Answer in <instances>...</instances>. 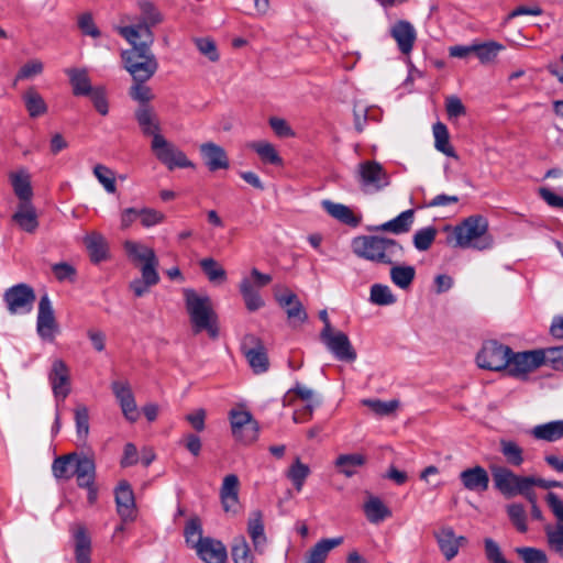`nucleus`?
Wrapping results in <instances>:
<instances>
[{
  "mask_svg": "<svg viewBox=\"0 0 563 563\" xmlns=\"http://www.w3.org/2000/svg\"><path fill=\"white\" fill-rule=\"evenodd\" d=\"M500 452L507 462L514 466H520L523 463V451L514 441H500Z\"/></svg>",
  "mask_w": 563,
  "mask_h": 563,
  "instance_id": "864d4df0",
  "label": "nucleus"
},
{
  "mask_svg": "<svg viewBox=\"0 0 563 563\" xmlns=\"http://www.w3.org/2000/svg\"><path fill=\"white\" fill-rule=\"evenodd\" d=\"M130 44V48L122 52V58L125 63V67L129 65L143 62L148 56L153 55L150 45L152 41H142V37H125Z\"/></svg>",
  "mask_w": 563,
  "mask_h": 563,
  "instance_id": "bb28decb",
  "label": "nucleus"
},
{
  "mask_svg": "<svg viewBox=\"0 0 563 563\" xmlns=\"http://www.w3.org/2000/svg\"><path fill=\"white\" fill-rule=\"evenodd\" d=\"M249 147L254 150L263 162L273 165L282 164L280 156L278 155L277 151L271 143L263 141L252 142L249 144Z\"/></svg>",
  "mask_w": 563,
  "mask_h": 563,
  "instance_id": "09e8293b",
  "label": "nucleus"
},
{
  "mask_svg": "<svg viewBox=\"0 0 563 563\" xmlns=\"http://www.w3.org/2000/svg\"><path fill=\"white\" fill-rule=\"evenodd\" d=\"M76 453L58 456L53 461L52 472L58 479H69L73 476Z\"/></svg>",
  "mask_w": 563,
  "mask_h": 563,
  "instance_id": "a18cd8bd",
  "label": "nucleus"
},
{
  "mask_svg": "<svg viewBox=\"0 0 563 563\" xmlns=\"http://www.w3.org/2000/svg\"><path fill=\"white\" fill-rule=\"evenodd\" d=\"M327 349L339 361L354 362L357 357L356 351L352 346L349 336L342 331H332L325 336H320Z\"/></svg>",
  "mask_w": 563,
  "mask_h": 563,
  "instance_id": "4468645a",
  "label": "nucleus"
},
{
  "mask_svg": "<svg viewBox=\"0 0 563 563\" xmlns=\"http://www.w3.org/2000/svg\"><path fill=\"white\" fill-rule=\"evenodd\" d=\"M364 512L371 523H379L391 516V511L378 497H369L364 504Z\"/></svg>",
  "mask_w": 563,
  "mask_h": 563,
  "instance_id": "4c0bfd02",
  "label": "nucleus"
},
{
  "mask_svg": "<svg viewBox=\"0 0 563 563\" xmlns=\"http://www.w3.org/2000/svg\"><path fill=\"white\" fill-rule=\"evenodd\" d=\"M231 555L234 563H254V556L244 538L234 540Z\"/></svg>",
  "mask_w": 563,
  "mask_h": 563,
  "instance_id": "5fc2aeb1",
  "label": "nucleus"
},
{
  "mask_svg": "<svg viewBox=\"0 0 563 563\" xmlns=\"http://www.w3.org/2000/svg\"><path fill=\"white\" fill-rule=\"evenodd\" d=\"M111 389L125 419L135 422L139 419V411L129 383L115 380L111 384Z\"/></svg>",
  "mask_w": 563,
  "mask_h": 563,
  "instance_id": "f3484780",
  "label": "nucleus"
},
{
  "mask_svg": "<svg viewBox=\"0 0 563 563\" xmlns=\"http://www.w3.org/2000/svg\"><path fill=\"white\" fill-rule=\"evenodd\" d=\"M275 299L285 309L289 321L302 323L307 320L308 314L302 303L291 290L286 288L284 292H275Z\"/></svg>",
  "mask_w": 563,
  "mask_h": 563,
  "instance_id": "6ab92c4d",
  "label": "nucleus"
},
{
  "mask_svg": "<svg viewBox=\"0 0 563 563\" xmlns=\"http://www.w3.org/2000/svg\"><path fill=\"white\" fill-rule=\"evenodd\" d=\"M437 236L434 227H427L418 230L413 235V245L418 251H427L431 247Z\"/></svg>",
  "mask_w": 563,
  "mask_h": 563,
  "instance_id": "052dcab7",
  "label": "nucleus"
},
{
  "mask_svg": "<svg viewBox=\"0 0 563 563\" xmlns=\"http://www.w3.org/2000/svg\"><path fill=\"white\" fill-rule=\"evenodd\" d=\"M126 69L132 75L134 81H146L155 74L157 62L154 55H151L143 62L129 65Z\"/></svg>",
  "mask_w": 563,
  "mask_h": 563,
  "instance_id": "58836bf2",
  "label": "nucleus"
},
{
  "mask_svg": "<svg viewBox=\"0 0 563 563\" xmlns=\"http://www.w3.org/2000/svg\"><path fill=\"white\" fill-rule=\"evenodd\" d=\"M515 552L523 561V563H549L547 553L538 548L519 547Z\"/></svg>",
  "mask_w": 563,
  "mask_h": 563,
  "instance_id": "bf43d9fd",
  "label": "nucleus"
},
{
  "mask_svg": "<svg viewBox=\"0 0 563 563\" xmlns=\"http://www.w3.org/2000/svg\"><path fill=\"white\" fill-rule=\"evenodd\" d=\"M415 210L408 209L402 211L399 216L394 218L390 221L383 223L377 227V230L391 232L394 234L406 233L410 230L411 224L413 222Z\"/></svg>",
  "mask_w": 563,
  "mask_h": 563,
  "instance_id": "f704fd0d",
  "label": "nucleus"
},
{
  "mask_svg": "<svg viewBox=\"0 0 563 563\" xmlns=\"http://www.w3.org/2000/svg\"><path fill=\"white\" fill-rule=\"evenodd\" d=\"M310 474V468L308 465L303 464L299 457L295 460V462L290 465L287 477L291 481L295 488L300 492L306 478Z\"/></svg>",
  "mask_w": 563,
  "mask_h": 563,
  "instance_id": "3c124183",
  "label": "nucleus"
},
{
  "mask_svg": "<svg viewBox=\"0 0 563 563\" xmlns=\"http://www.w3.org/2000/svg\"><path fill=\"white\" fill-rule=\"evenodd\" d=\"M511 349L497 341H487L476 356V362L481 368L489 371H506L509 365Z\"/></svg>",
  "mask_w": 563,
  "mask_h": 563,
  "instance_id": "0eeeda50",
  "label": "nucleus"
},
{
  "mask_svg": "<svg viewBox=\"0 0 563 563\" xmlns=\"http://www.w3.org/2000/svg\"><path fill=\"white\" fill-rule=\"evenodd\" d=\"M200 153L209 170L225 169L229 167V159L225 151L212 143H205L200 146Z\"/></svg>",
  "mask_w": 563,
  "mask_h": 563,
  "instance_id": "393cba45",
  "label": "nucleus"
},
{
  "mask_svg": "<svg viewBox=\"0 0 563 563\" xmlns=\"http://www.w3.org/2000/svg\"><path fill=\"white\" fill-rule=\"evenodd\" d=\"M342 542V537L320 540L309 550L303 563H324L329 552Z\"/></svg>",
  "mask_w": 563,
  "mask_h": 563,
  "instance_id": "2f4dec72",
  "label": "nucleus"
},
{
  "mask_svg": "<svg viewBox=\"0 0 563 563\" xmlns=\"http://www.w3.org/2000/svg\"><path fill=\"white\" fill-rule=\"evenodd\" d=\"M194 42L198 51L205 55L210 62H218L220 58L217 45L211 37H194Z\"/></svg>",
  "mask_w": 563,
  "mask_h": 563,
  "instance_id": "e2e57ef3",
  "label": "nucleus"
},
{
  "mask_svg": "<svg viewBox=\"0 0 563 563\" xmlns=\"http://www.w3.org/2000/svg\"><path fill=\"white\" fill-rule=\"evenodd\" d=\"M528 433L536 440L556 442L563 439V420L537 424Z\"/></svg>",
  "mask_w": 563,
  "mask_h": 563,
  "instance_id": "cd10ccee",
  "label": "nucleus"
},
{
  "mask_svg": "<svg viewBox=\"0 0 563 563\" xmlns=\"http://www.w3.org/2000/svg\"><path fill=\"white\" fill-rule=\"evenodd\" d=\"M66 74L69 77L74 96H88L92 92L95 87L91 86V81L86 69L69 68L66 70Z\"/></svg>",
  "mask_w": 563,
  "mask_h": 563,
  "instance_id": "72a5a7b5",
  "label": "nucleus"
},
{
  "mask_svg": "<svg viewBox=\"0 0 563 563\" xmlns=\"http://www.w3.org/2000/svg\"><path fill=\"white\" fill-rule=\"evenodd\" d=\"M295 398H299L306 404H313L314 391L300 383H296L283 397V405L292 406Z\"/></svg>",
  "mask_w": 563,
  "mask_h": 563,
  "instance_id": "de8ad7c7",
  "label": "nucleus"
},
{
  "mask_svg": "<svg viewBox=\"0 0 563 563\" xmlns=\"http://www.w3.org/2000/svg\"><path fill=\"white\" fill-rule=\"evenodd\" d=\"M434 146L435 148L449 157L456 158L454 148L450 145V135L445 124L437 122L433 125Z\"/></svg>",
  "mask_w": 563,
  "mask_h": 563,
  "instance_id": "37998d69",
  "label": "nucleus"
},
{
  "mask_svg": "<svg viewBox=\"0 0 563 563\" xmlns=\"http://www.w3.org/2000/svg\"><path fill=\"white\" fill-rule=\"evenodd\" d=\"M239 289L249 311H256L264 306V300L249 278L241 280Z\"/></svg>",
  "mask_w": 563,
  "mask_h": 563,
  "instance_id": "ea45409f",
  "label": "nucleus"
},
{
  "mask_svg": "<svg viewBox=\"0 0 563 563\" xmlns=\"http://www.w3.org/2000/svg\"><path fill=\"white\" fill-rule=\"evenodd\" d=\"M184 533H185L187 544H190L194 549L197 548L198 540L206 539V538H202L201 523L198 518H191L187 522Z\"/></svg>",
  "mask_w": 563,
  "mask_h": 563,
  "instance_id": "338daca9",
  "label": "nucleus"
},
{
  "mask_svg": "<svg viewBox=\"0 0 563 563\" xmlns=\"http://www.w3.org/2000/svg\"><path fill=\"white\" fill-rule=\"evenodd\" d=\"M35 299L34 289L24 283L8 288L3 294V301L10 314H25L31 312Z\"/></svg>",
  "mask_w": 563,
  "mask_h": 563,
  "instance_id": "6e6552de",
  "label": "nucleus"
},
{
  "mask_svg": "<svg viewBox=\"0 0 563 563\" xmlns=\"http://www.w3.org/2000/svg\"><path fill=\"white\" fill-rule=\"evenodd\" d=\"M139 8L137 23L120 27V35H151L152 27L163 21L162 13L153 3L141 1Z\"/></svg>",
  "mask_w": 563,
  "mask_h": 563,
  "instance_id": "9b49d317",
  "label": "nucleus"
},
{
  "mask_svg": "<svg viewBox=\"0 0 563 563\" xmlns=\"http://www.w3.org/2000/svg\"><path fill=\"white\" fill-rule=\"evenodd\" d=\"M93 175L109 194L115 192V176L112 169L102 164H97L93 167Z\"/></svg>",
  "mask_w": 563,
  "mask_h": 563,
  "instance_id": "6e6d98bb",
  "label": "nucleus"
},
{
  "mask_svg": "<svg viewBox=\"0 0 563 563\" xmlns=\"http://www.w3.org/2000/svg\"><path fill=\"white\" fill-rule=\"evenodd\" d=\"M438 547L448 561H451L459 554L461 547L467 544V539L463 536L456 537L453 528L443 527L434 532Z\"/></svg>",
  "mask_w": 563,
  "mask_h": 563,
  "instance_id": "dca6fc26",
  "label": "nucleus"
},
{
  "mask_svg": "<svg viewBox=\"0 0 563 563\" xmlns=\"http://www.w3.org/2000/svg\"><path fill=\"white\" fill-rule=\"evenodd\" d=\"M363 404L367 406L373 412L378 416H389L394 413L399 407V400L393 399L389 401H383L379 399H365Z\"/></svg>",
  "mask_w": 563,
  "mask_h": 563,
  "instance_id": "13d9d810",
  "label": "nucleus"
},
{
  "mask_svg": "<svg viewBox=\"0 0 563 563\" xmlns=\"http://www.w3.org/2000/svg\"><path fill=\"white\" fill-rule=\"evenodd\" d=\"M23 100L31 118H37L46 113L47 106L34 88H30L24 92Z\"/></svg>",
  "mask_w": 563,
  "mask_h": 563,
  "instance_id": "c03bdc74",
  "label": "nucleus"
},
{
  "mask_svg": "<svg viewBox=\"0 0 563 563\" xmlns=\"http://www.w3.org/2000/svg\"><path fill=\"white\" fill-rule=\"evenodd\" d=\"M220 497L224 511L236 512L239 505V478L236 475L229 474L223 478Z\"/></svg>",
  "mask_w": 563,
  "mask_h": 563,
  "instance_id": "b1692460",
  "label": "nucleus"
},
{
  "mask_svg": "<svg viewBox=\"0 0 563 563\" xmlns=\"http://www.w3.org/2000/svg\"><path fill=\"white\" fill-rule=\"evenodd\" d=\"M472 48L473 54L479 59L482 64H489L495 60V58L505 47L495 41H487L473 44Z\"/></svg>",
  "mask_w": 563,
  "mask_h": 563,
  "instance_id": "a19ab883",
  "label": "nucleus"
},
{
  "mask_svg": "<svg viewBox=\"0 0 563 563\" xmlns=\"http://www.w3.org/2000/svg\"><path fill=\"white\" fill-rule=\"evenodd\" d=\"M16 224L25 232L33 233L37 227V214L31 202H20L18 211L12 216Z\"/></svg>",
  "mask_w": 563,
  "mask_h": 563,
  "instance_id": "7c9ffc66",
  "label": "nucleus"
},
{
  "mask_svg": "<svg viewBox=\"0 0 563 563\" xmlns=\"http://www.w3.org/2000/svg\"><path fill=\"white\" fill-rule=\"evenodd\" d=\"M73 475L76 476L78 486H89L93 484L96 477V465L92 459L76 454L74 461Z\"/></svg>",
  "mask_w": 563,
  "mask_h": 563,
  "instance_id": "c756f323",
  "label": "nucleus"
},
{
  "mask_svg": "<svg viewBox=\"0 0 563 563\" xmlns=\"http://www.w3.org/2000/svg\"><path fill=\"white\" fill-rule=\"evenodd\" d=\"M241 350L255 374H263L269 368L267 351L260 338L246 334L243 338Z\"/></svg>",
  "mask_w": 563,
  "mask_h": 563,
  "instance_id": "f8f14e48",
  "label": "nucleus"
},
{
  "mask_svg": "<svg viewBox=\"0 0 563 563\" xmlns=\"http://www.w3.org/2000/svg\"><path fill=\"white\" fill-rule=\"evenodd\" d=\"M459 477L463 487L471 492L481 494L486 492L489 487V475L487 471L479 465L462 471Z\"/></svg>",
  "mask_w": 563,
  "mask_h": 563,
  "instance_id": "aec40b11",
  "label": "nucleus"
},
{
  "mask_svg": "<svg viewBox=\"0 0 563 563\" xmlns=\"http://www.w3.org/2000/svg\"><path fill=\"white\" fill-rule=\"evenodd\" d=\"M124 250H125L128 256L133 262L145 263L151 260H155V257H156L153 249L147 247L143 244L133 242V241H126L124 243Z\"/></svg>",
  "mask_w": 563,
  "mask_h": 563,
  "instance_id": "49530a36",
  "label": "nucleus"
},
{
  "mask_svg": "<svg viewBox=\"0 0 563 563\" xmlns=\"http://www.w3.org/2000/svg\"><path fill=\"white\" fill-rule=\"evenodd\" d=\"M186 310L195 334L207 331L211 339L219 336L218 316L209 296H200L194 289L185 290Z\"/></svg>",
  "mask_w": 563,
  "mask_h": 563,
  "instance_id": "7ed1b4c3",
  "label": "nucleus"
},
{
  "mask_svg": "<svg viewBox=\"0 0 563 563\" xmlns=\"http://www.w3.org/2000/svg\"><path fill=\"white\" fill-rule=\"evenodd\" d=\"M70 531L75 543L76 563H90L91 539L87 528L82 523H75L71 526Z\"/></svg>",
  "mask_w": 563,
  "mask_h": 563,
  "instance_id": "5701e85b",
  "label": "nucleus"
},
{
  "mask_svg": "<svg viewBox=\"0 0 563 563\" xmlns=\"http://www.w3.org/2000/svg\"><path fill=\"white\" fill-rule=\"evenodd\" d=\"M199 265L210 282H224L227 279L224 268L212 257L201 260Z\"/></svg>",
  "mask_w": 563,
  "mask_h": 563,
  "instance_id": "603ef678",
  "label": "nucleus"
},
{
  "mask_svg": "<svg viewBox=\"0 0 563 563\" xmlns=\"http://www.w3.org/2000/svg\"><path fill=\"white\" fill-rule=\"evenodd\" d=\"M75 422L77 437L86 440L89 433V411L84 405H79L75 409Z\"/></svg>",
  "mask_w": 563,
  "mask_h": 563,
  "instance_id": "680f3d73",
  "label": "nucleus"
},
{
  "mask_svg": "<svg viewBox=\"0 0 563 563\" xmlns=\"http://www.w3.org/2000/svg\"><path fill=\"white\" fill-rule=\"evenodd\" d=\"M445 231L446 244L453 247L484 251L493 246L488 221L483 216H471L453 228L446 227Z\"/></svg>",
  "mask_w": 563,
  "mask_h": 563,
  "instance_id": "f257e3e1",
  "label": "nucleus"
},
{
  "mask_svg": "<svg viewBox=\"0 0 563 563\" xmlns=\"http://www.w3.org/2000/svg\"><path fill=\"white\" fill-rule=\"evenodd\" d=\"M85 245L89 252L91 262L100 263L108 257L109 245L107 240L97 232H92L85 238Z\"/></svg>",
  "mask_w": 563,
  "mask_h": 563,
  "instance_id": "473e14b6",
  "label": "nucleus"
},
{
  "mask_svg": "<svg viewBox=\"0 0 563 563\" xmlns=\"http://www.w3.org/2000/svg\"><path fill=\"white\" fill-rule=\"evenodd\" d=\"M494 486L505 497L510 498L526 492L528 484H532V476H520L505 466L492 467Z\"/></svg>",
  "mask_w": 563,
  "mask_h": 563,
  "instance_id": "423d86ee",
  "label": "nucleus"
},
{
  "mask_svg": "<svg viewBox=\"0 0 563 563\" xmlns=\"http://www.w3.org/2000/svg\"><path fill=\"white\" fill-rule=\"evenodd\" d=\"M247 532L253 541L256 551L262 552L266 543V536L264 532L263 516L261 511L252 512L247 522Z\"/></svg>",
  "mask_w": 563,
  "mask_h": 563,
  "instance_id": "c9c22d12",
  "label": "nucleus"
},
{
  "mask_svg": "<svg viewBox=\"0 0 563 563\" xmlns=\"http://www.w3.org/2000/svg\"><path fill=\"white\" fill-rule=\"evenodd\" d=\"M543 365L542 350H532L515 353L511 350L509 365L506 371L508 375L525 379L527 375Z\"/></svg>",
  "mask_w": 563,
  "mask_h": 563,
  "instance_id": "9d476101",
  "label": "nucleus"
},
{
  "mask_svg": "<svg viewBox=\"0 0 563 563\" xmlns=\"http://www.w3.org/2000/svg\"><path fill=\"white\" fill-rule=\"evenodd\" d=\"M134 117L141 132L145 136H152L153 140L155 135H162L159 120L153 107L150 104H140L134 112Z\"/></svg>",
  "mask_w": 563,
  "mask_h": 563,
  "instance_id": "4be33fe9",
  "label": "nucleus"
},
{
  "mask_svg": "<svg viewBox=\"0 0 563 563\" xmlns=\"http://www.w3.org/2000/svg\"><path fill=\"white\" fill-rule=\"evenodd\" d=\"M416 277V269L410 265H394L390 268L391 282L401 289H407Z\"/></svg>",
  "mask_w": 563,
  "mask_h": 563,
  "instance_id": "79ce46f5",
  "label": "nucleus"
},
{
  "mask_svg": "<svg viewBox=\"0 0 563 563\" xmlns=\"http://www.w3.org/2000/svg\"><path fill=\"white\" fill-rule=\"evenodd\" d=\"M352 250L357 257L384 265L399 262L405 253L398 241L380 235L356 236L352 241Z\"/></svg>",
  "mask_w": 563,
  "mask_h": 563,
  "instance_id": "f03ea898",
  "label": "nucleus"
},
{
  "mask_svg": "<svg viewBox=\"0 0 563 563\" xmlns=\"http://www.w3.org/2000/svg\"><path fill=\"white\" fill-rule=\"evenodd\" d=\"M57 322L55 319L54 309L47 295L41 297L38 302V313L36 330L38 335L48 342H53L55 339V332L57 331Z\"/></svg>",
  "mask_w": 563,
  "mask_h": 563,
  "instance_id": "2eb2a0df",
  "label": "nucleus"
},
{
  "mask_svg": "<svg viewBox=\"0 0 563 563\" xmlns=\"http://www.w3.org/2000/svg\"><path fill=\"white\" fill-rule=\"evenodd\" d=\"M9 179L15 196L20 202H31L33 189L31 186V175L24 168L9 174Z\"/></svg>",
  "mask_w": 563,
  "mask_h": 563,
  "instance_id": "a878e982",
  "label": "nucleus"
},
{
  "mask_svg": "<svg viewBox=\"0 0 563 563\" xmlns=\"http://www.w3.org/2000/svg\"><path fill=\"white\" fill-rule=\"evenodd\" d=\"M198 556L206 563H225L227 549L221 541L212 538L197 541Z\"/></svg>",
  "mask_w": 563,
  "mask_h": 563,
  "instance_id": "412c9836",
  "label": "nucleus"
},
{
  "mask_svg": "<svg viewBox=\"0 0 563 563\" xmlns=\"http://www.w3.org/2000/svg\"><path fill=\"white\" fill-rule=\"evenodd\" d=\"M151 150L156 158L169 170L194 167V164L187 158L186 154L168 142L163 135H155V139L152 140Z\"/></svg>",
  "mask_w": 563,
  "mask_h": 563,
  "instance_id": "39448f33",
  "label": "nucleus"
},
{
  "mask_svg": "<svg viewBox=\"0 0 563 563\" xmlns=\"http://www.w3.org/2000/svg\"><path fill=\"white\" fill-rule=\"evenodd\" d=\"M369 300L378 306H389L396 302V296L387 285L374 284L371 287Z\"/></svg>",
  "mask_w": 563,
  "mask_h": 563,
  "instance_id": "8fccbe9b",
  "label": "nucleus"
},
{
  "mask_svg": "<svg viewBox=\"0 0 563 563\" xmlns=\"http://www.w3.org/2000/svg\"><path fill=\"white\" fill-rule=\"evenodd\" d=\"M321 206L328 214L346 225L356 228L361 222V218L355 216L354 212L345 205L333 202L331 200H323Z\"/></svg>",
  "mask_w": 563,
  "mask_h": 563,
  "instance_id": "c85d7f7f",
  "label": "nucleus"
},
{
  "mask_svg": "<svg viewBox=\"0 0 563 563\" xmlns=\"http://www.w3.org/2000/svg\"><path fill=\"white\" fill-rule=\"evenodd\" d=\"M47 377L56 400L64 401L71 391V378L68 365L60 358L54 360Z\"/></svg>",
  "mask_w": 563,
  "mask_h": 563,
  "instance_id": "ddd939ff",
  "label": "nucleus"
},
{
  "mask_svg": "<svg viewBox=\"0 0 563 563\" xmlns=\"http://www.w3.org/2000/svg\"><path fill=\"white\" fill-rule=\"evenodd\" d=\"M117 511L122 521H133L135 519V499L130 484L122 481L115 489Z\"/></svg>",
  "mask_w": 563,
  "mask_h": 563,
  "instance_id": "a211bd4d",
  "label": "nucleus"
},
{
  "mask_svg": "<svg viewBox=\"0 0 563 563\" xmlns=\"http://www.w3.org/2000/svg\"><path fill=\"white\" fill-rule=\"evenodd\" d=\"M545 501L556 518L554 525L544 527L547 545L550 551L563 559V500L556 494L550 492L545 496Z\"/></svg>",
  "mask_w": 563,
  "mask_h": 563,
  "instance_id": "20e7f679",
  "label": "nucleus"
},
{
  "mask_svg": "<svg viewBox=\"0 0 563 563\" xmlns=\"http://www.w3.org/2000/svg\"><path fill=\"white\" fill-rule=\"evenodd\" d=\"M357 180L365 192L379 191L389 185V176L376 161H365L358 165Z\"/></svg>",
  "mask_w": 563,
  "mask_h": 563,
  "instance_id": "1a4fd4ad",
  "label": "nucleus"
},
{
  "mask_svg": "<svg viewBox=\"0 0 563 563\" xmlns=\"http://www.w3.org/2000/svg\"><path fill=\"white\" fill-rule=\"evenodd\" d=\"M52 272L55 278L59 283L70 282L74 283L76 280L77 271L76 268L66 262L56 263L52 266Z\"/></svg>",
  "mask_w": 563,
  "mask_h": 563,
  "instance_id": "69168bd1",
  "label": "nucleus"
},
{
  "mask_svg": "<svg viewBox=\"0 0 563 563\" xmlns=\"http://www.w3.org/2000/svg\"><path fill=\"white\" fill-rule=\"evenodd\" d=\"M541 350L543 364H549L555 371H563V345Z\"/></svg>",
  "mask_w": 563,
  "mask_h": 563,
  "instance_id": "0e129e2a",
  "label": "nucleus"
},
{
  "mask_svg": "<svg viewBox=\"0 0 563 563\" xmlns=\"http://www.w3.org/2000/svg\"><path fill=\"white\" fill-rule=\"evenodd\" d=\"M366 463V457L360 453L341 454L336 457L334 465L346 477L356 474V468Z\"/></svg>",
  "mask_w": 563,
  "mask_h": 563,
  "instance_id": "e433bc0d",
  "label": "nucleus"
},
{
  "mask_svg": "<svg viewBox=\"0 0 563 563\" xmlns=\"http://www.w3.org/2000/svg\"><path fill=\"white\" fill-rule=\"evenodd\" d=\"M507 514L511 521V523L517 528V530L521 533L527 532V512L521 504H511L507 507Z\"/></svg>",
  "mask_w": 563,
  "mask_h": 563,
  "instance_id": "4d7b16f0",
  "label": "nucleus"
},
{
  "mask_svg": "<svg viewBox=\"0 0 563 563\" xmlns=\"http://www.w3.org/2000/svg\"><path fill=\"white\" fill-rule=\"evenodd\" d=\"M145 81H134V85L130 88V97L140 102V104H148L154 98L152 90L148 86L144 85Z\"/></svg>",
  "mask_w": 563,
  "mask_h": 563,
  "instance_id": "774afa93",
  "label": "nucleus"
}]
</instances>
